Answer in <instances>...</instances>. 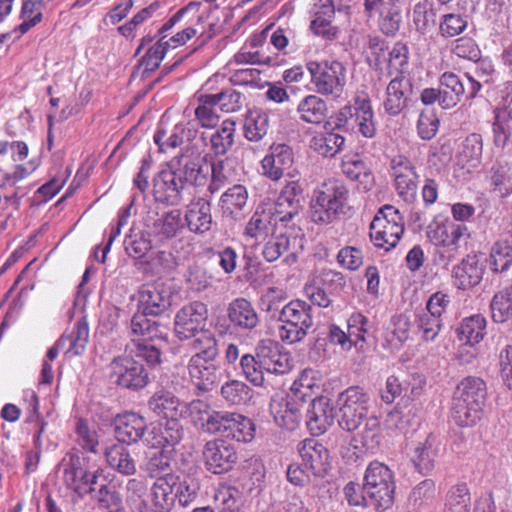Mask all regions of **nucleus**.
<instances>
[{"mask_svg": "<svg viewBox=\"0 0 512 512\" xmlns=\"http://www.w3.org/2000/svg\"><path fill=\"white\" fill-rule=\"evenodd\" d=\"M306 67L317 94L333 100L342 96L347 74L346 67L342 62L338 60L310 61Z\"/></svg>", "mask_w": 512, "mask_h": 512, "instance_id": "obj_3", "label": "nucleus"}, {"mask_svg": "<svg viewBox=\"0 0 512 512\" xmlns=\"http://www.w3.org/2000/svg\"><path fill=\"white\" fill-rule=\"evenodd\" d=\"M334 409L327 397L312 400L306 415V426L314 436L324 434L334 423Z\"/></svg>", "mask_w": 512, "mask_h": 512, "instance_id": "obj_22", "label": "nucleus"}, {"mask_svg": "<svg viewBox=\"0 0 512 512\" xmlns=\"http://www.w3.org/2000/svg\"><path fill=\"white\" fill-rule=\"evenodd\" d=\"M139 304L146 315H159L170 305V299L161 286L148 284L139 291Z\"/></svg>", "mask_w": 512, "mask_h": 512, "instance_id": "obj_31", "label": "nucleus"}, {"mask_svg": "<svg viewBox=\"0 0 512 512\" xmlns=\"http://www.w3.org/2000/svg\"><path fill=\"white\" fill-rule=\"evenodd\" d=\"M311 312V305L300 299L284 305L279 314V338L289 344L302 341L313 326Z\"/></svg>", "mask_w": 512, "mask_h": 512, "instance_id": "obj_4", "label": "nucleus"}, {"mask_svg": "<svg viewBox=\"0 0 512 512\" xmlns=\"http://www.w3.org/2000/svg\"><path fill=\"white\" fill-rule=\"evenodd\" d=\"M185 219L189 230L196 234H203L211 229V204L203 198H197L187 205Z\"/></svg>", "mask_w": 512, "mask_h": 512, "instance_id": "obj_27", "label": "nucleus"}, {"mask_svg": "<svg viewBox=\"0 0 512 512\" xmlns=\"http://www.w3.org/2000/svg\"><path fill=\"white\" fill-rule=\"evenodd\" d=\"M411 322L404 314L393 316L383 334V346L390 350H399L410 337Z\"/></svg>", "mask_w": 512, "mask_h": 512, "instance_id": "obj_29", "label": "nucleus"}, {"mask_svg": "<svg viewBox=\"0 0 512 512\" xmlns=\"http://www.w3.org/2000/svg\"><path fill=\"white\" fill-rule=\"evenodd\" d=\"M272 216L267 211H256L245 227L244 235L254 239H265L273 230Z\"/></svg>", "mask_w": 512, "mask_h": 512, "instance_id": "obj_56", "label": "nucleus"}, {"mask_svg": "<svg viewBox=\"0 0 512 512\" xmlns=\"http://www.w3.org/2000/svg\"><path fill=\"white\" fill-rule=\"evenodd\" d=\"M187 412L195 426L208 434L212 432L209 428L212 425L210 421L216 418L215 414H220V410L212 409L209 403L200 399L193 400L189 404L185 403L184 413Z\"/></svg>", "mask_w": 512, "mask_h": 512, "instance_id": "obj_40", "label": "nucleus"}, {"mask_svg": "<svg viewBox=\"0 0 512 512\" xmlns=\"http://www.w3.org/2000/svg\"><path fill=\"white\" fill-rule=\"evenodd\" d=\"M60 338H66V354L81 355L89 341V327L85 318L79 319L71 332L63 334Z\"/></svg>", "mask_w": 512, "mask_h": 512, "instance_id": "obj_43", "label": "nucleus"}, {"mask_svg": "<svg viewBox=\"0 0 512 512\" xmlns=\"http://www.w3.org/2000/svg\"><path fill=\"white\" fill-rule=\"evenodd\" d=\"M317 374L318 372L313 369L303 370L298 379L293 382L290 394L301 402H305L312 396L314 388H319Z\"/></svg>", "mask_w": 512, "mask_h": 512, "instance_id": "obj_59", "label": "nucleus"}, {"mask_svg": "<svg viewBox=\"0 0 512 512\" xmlns=\"http://www.w3.org/2000/svg\"><path fill=\"white\" fill-rule=\"evenodd\" d=\"M115 435L119 443L134 444L143 438L146 420L135 412H125L115 419Z\"/></svg>", "mask_w": 512, "mask_h": 512, "instance_id": "obj_25", "label": "nucleus"}, {"mask_svg": "<svg viewBox=\"0 0 512 512\" xmlns=\"http://www.w3.org/2000/svg\"><path fill=\"white\" fill-rule=\"evenodd\" d=\"M229 324L237 331L252 332L260 324L254 305L244 297L233 299L226 309Z\"/></svg>", "mask_w": 512, "mask_h": 512, "instance_id": "obj_19", "label": "nucleus"}, {"mask_svg": "<svg viewBox=\"0 0 512 512\" xmlns=\"http://www.w3.org/2000/svg\"><path fill=\"white\" fill-rule=\"evenodd\" d=\"M482 408L465 402L461 399L452 398L451 417L460 427L475 425L481 418Z\"/></svg>", "mask_w": 512, "mask_h": 512, "instance_id": "obj_42", "label": "nucleus"}, {"mask_svg": "<svg viewBox=\"0 0 512 512\" xmlns=\"http://www.w3.org/2000/svg\"><path fill=\"white\" fill-rule=\"evenodd\" d=\"M492 133L495 147L506 148L512 142V115L494 110Z\"/></svg>", "mask_w": 512, "mask_h": 512, "instance_id": "obj_48", "label": "nucleus"}, {"mask_svg": "<svg viewBox=\"0 0 512 512\" xmlns=\"http://www.w3.org/2000/svg\"><path fill=\"white\" fill-rule=\"evenodd\" d=\"M214 360H202L192 356L188 363L189 375L199 390L210 391L217 379V367Z\"/></svg>", "mask_w": 512, "mask_h": 512, "instance_id": "obj_30", "label": "nucleus"}, {"mask_svg": "<svg viewBox=\"0 0 512 512\" xmlns=\"http://www.w3.org/2000/svg\"><path fill=\"white\" fill-rule=\"evenodd\" d=\"M300 399L289 394L288 396H275L270 401V413L274 421L280 427L287 430H294L298 427L301 419Z\"/></svg>", "mask_w": 512, "mask_h": 512, "instance_id": "obj_21", "label": "nucleus"}, {"mask_svg": "<svg viewBox=\"0 0 512 512\" xmlns=\"http://www.w3.org/2000/svg\"><path fill=\"white\" fill-rule=\"evenodd\" d=\"M344 145V136L333 131L317 133L310 140V148L319 155L328 158H332L342 151Z\"/></svg>", "mask_w": 512, "mask_h": 512, "instance_id": "obj_36", "label": "nucleus"}, {"mask_svg": "<svg viewBox=\"0 0 512 512\" xmlns=\"http://www.w3.org/2000/svg\"><path fill=\"white\" fill-rule=\"evenodd\" d=\"M236 178L234 161L225 158L214 161L211 164V179L207 190L211 195L219 192L223 187L233 182Z\"/></svg>", "mask_w": 512, "mask_h": 512, "instance_id": "obj_35", "label": "nucleus"}, {"mask_svg": "<svg viewBox=\"0 0 512 512\" xmlns=\"http://www.w3.org/2000/svg\"><path fill=\"white\" fill-rule=\"evenodd\" d=\"M262 368L271 374H286L292 369L291 356L281 350L280 345L271 339H262L255 347Z\"/></svg>", "mask_w": 512, "mask_h": 512, "instance_id": "obj_16", "label": "nucleus"}, {"mask_svg": "<svg viewBox=\"0 0 512 512\" xmlns=\"http://www.w3.org/2000/svg\"><path fill=\"white\" fill-rule=\"evenodd\" d=\"M221 395L231 405H242L251 399L252 390L243 381L231 380L222 385Z\"/></svg>", "mask_w": 512, "mask_h": 512, "instance_id": "obj_62", "label": "nucleus"}, {"mask_svg": "<svg viewBox=\"0 0 512 512\" xmlns=\"http://www.w3.org/2000/svg\"><path fill=\"white\" fill-rule=\"evenodd\" d=\"M300 119L311 124L321 123L327 114L326 102L318 95L305 96L297 106Z\"/></svg>", "mask_w": 512, "mask_h": 512, "instance_id": "obj_38", "label": "nucleus"}, {"mask_svg": "<svg viewBox=\"0 0 512 512\" xmlns=\"http://www.w3.org/2000/svg\"><path fill=\"white\" fill-rule=\"evenodd\" d=\"M183 436L184 429L179 422V418L166 419L164 423L160 424L159 436L151 445L153 447L161 446L167 449H174V446L180 443Z\"/></svg>", "mask_w": 512, "mask_h": 512, "instance_id": "obj_49", "label": "nucleus"}, {"mask_svg": "<svg viewBox=\"0 0 512 512\" xmlns=\"http://www.w3.org/2000/svg\"><path fill=\"white\" fill-rule=\"evenodd\" d=\"M235 131L234 121L228 119L223 121L220 128L209 136L210 150L215 155L226 154L234 144Z\"/></svg>", "mask_w": 512, "mask_h": 512, "instance_id": "obj_45", "label": "nucleus"}, {"mask_svg": "<svg viewBox=\"0 0 512 512\" xmlns=\"http://www.w3.org/2000/svg\"><path fill=\"white\" fill-rule=\"evenodd\" d=\"M294 162L292 149L286 144H276L270 147L261 164L263 174L271 180H279L284 172L291 168Z\"/></svg>", "mask_w": 512, "mask_h": 512, "instance_id": "obj_23", "label": "nucleus"}, {"mask_svg": "<svg viewBox=\"0 0 512 512\" xmlns=\"http://www.w3.org/2000/svg\"><path fill=\"white\" fill-rule=\"evenodd\" d=\"M144 312L135 314L130 323V331L132 339H140V341H155L159 337V325L147 318Z\"/></svg>", "mask_w": 512, "mask_h": 512, "instance_id": "obj_53", "label": "nucleus"}, {"mask_svg": "<svg viewBox=\"0 0 512 512\" xmlns=\"http://www.w3.org/2000/svg\"><path fill=\"white\" fill-rule=\"evenodd\" d=\"M106 461L110 467L119 473L131 476L136 472V463L129 450L122 443H114L108 446L104 452Z\"/></svg>", "mask_w": 512, "mask_h": 512, "instance_id": "obj_34", "label": "nucleus"}, {"mask_svg": "<svg viewBox=\"0 0 512 512\" xmlns=\"http://www.w3.org/2000/svg\"><path fill=\"white\" fill-rule=\"evenodd\" d=\"M465 79H461L459 75L453 72H444L439 83L443 91L442 103L443 109H451L455 107L461 98L466 94L468 99H473L481 90L482 85L470 73L464 74Z\"/></svg>", "mask_w": 512, "mask_h": 512, "instance_id": "obj_11", "label": "nucleus"}, {"mask_svg": "<svg viewBox=\"0 0 512 512\" xmlns=\"http://www.w3.org/2000/svg\"><path fill=\"white\" fill-rule=\"evenodd\" d=\"M203 459L208 471L222 474L233 468L237 462L235 448L223 439L208 441L203 449Z\"/></svg>", "mask_w": 512, "mask_h": 512, "instance_id": "obj_14", "label": "nucleus"}, {"mask_svg": "<svg viewBox=\"0 0 512 512\" xmlns=\"http://www.w3.org/2000/svg\"><path fill=\"white\" fill-rule=\"evenodd\" d=\"M211 426L212 435H220L232 440L249 443L255 438L256 427L254 422L240 413L221 410L215 414Z\"/></svg>", "mask_w": 512, "mask_h": 512, "instance_id": "obj_9", "label": "nucleus"}, {"mask_svg": "<svg viewBox=\"0 0 512 512\" xmlns=\"http://www.w3.org/2000/svg\"><path fill=\"white\" fill-rule=\"evenodd\" d=\"M197 134L195 125L191 122H180L173 126L161 121L154 134V142L161 152L175 149L184 142L192 141Z\"/></svg>", "mask_w": 512, "mask_h": 512, "instance_id": "obj_17", "label": "nucleus"}, {"mask_svg": "<svg viewBox=\"0 0 512 512\" xmlns=\"http://www.w3.org/2000/svg\"><path fill=\"white\" fill-rule=\"evenodd\" d=\"M483 153V138L481 134L471 133L462 142L460 149L457 153V163L462 168L470 171L477 168L482 159Z\"/></svg>", "mask_w": 512, "mask_h": 512, "instance_id": "obj_32", "label": "nucleus"}, {"mask_svg": "<svg viewBox=\"0 0 512 512\" xmlns=\"http://www.w3.org/2000/svg\"><path fill=\"white\" fill-rule=\"evenodd\" d=\"M342 172L353 181L363 184L364 189L369 190L373 186V176L366 164L356 158H347L342 162Z\"/></svg>", "mask_w": 512, "mask_h": 512, "instance_id": "obj_55", "label": "nucleus"}, {"mask_svg": "<svg viewBox=\"0 0 512 512\" xmlns=\"http://www.w3.org/2000/svg\"><path fill=\"white\" fill-rule=\"evenodd\" d=\"M436 456V439L429 435L415 448L411 461L420 474L426 475L434 469Z\"/></svg>", "mask_w": 512, "mask_h": 512, "instance_id": "obj_37", "label": "nucleus"}, {"mask_svg": "<svg viewBox=\"0 0 512 512\" xmlns=\"http://www.w3.org/2000/svg\"><path fill=\"white\" fill-rule=\"evenodd\" d=\"M363 490L368 504L375 510H386L393 503L395 482L389 467L381 462H371L364 475Z\"/></svg>", "mask_w": 512, "mask_h": 512, "instance_id": "obj_2", "label": "nucleus"}, {"mask_svg": "<svg viewBox=\"0 0 512 512\" xmlns=\"http://www.w3.org/2000/svg\"><path fill=\"white\" fill-rule=\"evenodd\" d=\"M124 247L130 257L140 259L152 248L150 235L141 230H132L124 240Z\"/></svg>", "mask_w": 512, "mask_h": 512, "instance_id": "obj_61", "label": "nucleus"}, {"mask_svg": "<svg viewBox=\"0 0 512 512\" xmlns=\"http://www.w3.org/2000/svg\"><path fill=\"white\" fill-rule=\"evenodd\" d=\"M148 407L164 419L181 418L184 414L185 403H182L172 392L161 389L150 397Z\"/></svg>", "mask_w": 512, "mask_h": 512, "instance_id": "obj_28", "label": "nucleus"}, {"mask_svg": "<svg viewBox=\"0 0 512 512\" xmlns=\"http://www.w3.org/2000/svg\"><path fill=\"white\" fill-rule=\"evenodd\" d=\"M486 383L483 379L468 376L457 385L453 397L483 407L486 399Z\"/></svg>", "mask_w": 512, "mask_h": 512, "instance_id": "obj_33", "label": "nucleus"}, {"mask_svg": "<svg viewBox=\"0 0 512 512\" xmlns=\"http://www.w3.org/2000/svg\"><path fill=\"white\" fill-rule=\"evenodd\" d=\"M412 22L419 35H425L436 25V9L431 0L416 3L412 11Z\"/></svg>", "mask_w": 512, "mask_h": 512, "instance_id": "obj_41", "label": "nucleus"}, {"mask_svg": "<svg viewBox=\"0 0 512 512\" xmlns=\"http://www.w3.org/2000/svg\"><path fill=\"white\" fill-rule=\"evenodd\" d=\"M491 268L494 272H504L512 264V242L499 240L491 248Z\"/></svg>", "mask_w": 512, "mask_h": 512, "instance_id": "obj_63", "label": "nucleus"}, {"mask_svg": "<svg viewBox=\"0 0 512 512\" xmlns=\"http://www.w3.org/2000/svg\"><path fill=\"white\" fill-rule=\"evenodd\" d=\"M490 307L495 322L504 323L512 318V284L493 296Z\"/></svg>", "mask_w": 512, "mask_h": 512, "instance_id": "obj_54", "label": "nucleus"}, {"mask_svg": "<svg viewBox=\"0 0 512 512\" xmlns=\"http://www.w3.org/2000/svg\"><path fill=\"white\" fill-rule=\"evenodd\" d=\"M484 268L476 255H467L453 269L454 285L458 289L467 290L477 286L483 277Z\"/></svg>", "mask_w": 512, "mask_h": 512, "instance_id": "obj_26", "label": "nucleus"}, {"mask_svg": "<svg viewBox=\"0 0 512 512\" xmlns=\"http://www.w3.org/2000/svg\"><path fill=\"white\" fill-rule=\"evenodd\" d=\"M302 464L316 477H324L331 468L328 449L314 438H307L298 445Z\"/></svg>", "mask_w": 512, "mask_h": 512, "instance_id": "obj_15", "label": "nucleus"}, {"mask_svg": "<svg viewBox=\"0 0 512 512\" xmlns=\"http://www.w3.org/2000/svg\"><path fill=\"white\" fill-rule=\"evenodd\" d=\"M417 333L424 341H434L442 328V318L419 311L415 317Z\"/></svg>", "mask_w": 512, "mask_h": 512, "instance_id": "obj_64", "label": "nucleus"}, {"mask_svg": "<svg viewBox=\"0 0 512 512\" xmlns=\"http://www.w3.org/2000/svg\"><path fill=\"white\" fill-rule=\"evenodd\" d=\"M413 93V86L409 78L403 74L396 75L386 87L383 107L390 116L399 115L408 105Z\"/></svg>", "mask_w": 512, "mask_h": 512, "instance_id": "obj_18", "label": "nucleus"}, {"mask_svg": "<svg viewBox=\"0 0 512 512\" xmlns=\"http://www.w3.org/2000/svg\"><path fill=\"white\" fill-rule=\"evenodd\" d=\"M182 174L185 182L194 186H203L209 174L208 166L200 155L183 156L181 159Z\"/></svg>", "mask_w": 512, "mask_h": 512, "instance_id": "obj_39", "label": "nucleus"}, {"mask_svg": "<svg viewBox=\"0 0 512 512\" xmlns=\"http://www.w3.org/2000/svg\"><path fill=\"white\" fill-rule=\"evenodd\" d=\"M43 6L44 0H25L23 2L20 14L22 23L12 32L18 33L16 38H19L42 21Z\"/></svg>", "mask_w": 512, "mask_h": 512, "instance_id": "obj_50", "label": "nucleus"}, {"mask_svg": "<svg viewBox=\"0 0 512 512\" xmlns=\"http://www.w3.org/2000/svg\"><path fill=\"white\" fill-rule=\"evenodd\" d=\"M110 377L118 386L129 390H140L149 383L146 368L130 355L115 357L110 365Z\"/></svg>", "mask_w": 512, "mask_h": 512, "instance_id": "obj_10", "label": "nucleus"}, {"mask_svg": "<svg viewBox=\"0 0 512 512\" xmlns=\"http://www.w3.org/2000/svg\"><path fill=\"white\" fill-rule=\"evenodd\" d=\"M178 476L166 473L158 477L151 487V503L155 512H170L175 503Z\"/></svg>", "mask_w": 512, "mask_h": 512, "instance_id": "obj_24", "label": "nucleus"}, {"mask_svg": "<svg viewBox=\"0 0 512 512\" xmlns=\"http://www.w3.org/2000/svg\"><path fill=\"white\" fill-rule=\"evenodd\" d=\"M349 191L339 180H328L313 193L310 201V218L316 224L327 225L343 213Z\"/></svg>", "mask_w": 512, "mask_h": 512, "instance_id": "obj_1", "label": "nucleus"}, {"mask_svg": "<svg viewBox=\"0 0 512 512\" xmlns=\"http://www.w3.org/2000/svg\"><path fill=\"white\" fill-rule=\"evenodd\" d=\"M60 467L65 487L78 499L95 491V485L103 472L101 469H97L91 473L87 459L78 453H71L64 457Z\"/></svg>", "mask_w": 512, "mask_h": 512, "instance_id": "obj_5", "label": "nucleus"}, {"mask_svg": "<svg viewBox=\"0 0 512 512\" xmlns=\"http://www.w3.org/2000/svg\"><path fill=\"white\" fill-rule=\"evenodd\" d=\"M269 118L265 112L250 111L244 121V136L252 142H259L267 134Z\"/></svg>", "mask_w": 512, "mask_h": 512, "instance_id": "obj_51", "label": "nucleus"}, {"mask_svg": "<svg viewBox=\"0 0 512 512\" xmlns=\"http://www.w3.org/2000/svg\"><path fill=\"white\" fill-rule=\"evenodd\" d=\"M429 241L440 247V257L444 265H448L458 253L459 248L469 237L467 227L450 221L435 223L428 227Z\"/></svg>", "mask_w": 512, "mask_h": 512, "instance_id": "obj_7", "label": "nucleus"}, {"mask_svg": "<svg viewBox=\"0 0 512 512\" xmlns=\"http://www.w3.org/2000/svg\"><path fill=\"white\" fill-rule=\"evenodd\" d=\"M182 228L181 211L178 209L165 213L154 223V232L162 239H169L176 236Z\"/></svg>", "mask_w": 512, "mask_h": 512, "instance_id": "obj_57", "label": "nucleus"}, {"mask_svg": "<svg viewBox=\"0 0 512 512\" xmlns=\"http://www.w3.org/2000/svg\"><path fill=\"white\" fill-rule=\"evenodd\" d=\"M391 170L398 196L406 203H413L418 189V175L414 165L408 158L396 156L391 161Z\"/></svg>", "mask_w": 512, "mask_h": 512, "instance_id": "obj_13", "label": "nucleus"}, {"mask_svg": "<svg viewBox=\"0 0 512 512\" xmlns=\"http://www.w3.org/2000/svg\"><path fill=\"white\" fill-rule=\"evenodd\" d=\"M460 339L473 346L479 343L486 334V319L480 314L463 319L458 328Z\"/></svg>", "mask_w": 512, "mask_h": 512, "instance_id": "obj_44", "label": "nucleus"}, {"mask_svg": "<svg viewBox=\"0 0 512 512\" xmlns=\"http://www.w3.org/2000/svg\"><path fill=\"white\" fill-rule=\"evenodd\" d=\"M208 318L206 304L200 301L183 306L175 315L174 331L180 340L191 339L204 330Z\"/></svg>", "mask_w": 512, "mask_h": 512, "instance_id": "obj_12", "label": "nucleus"}, {"mask_svg": "<svg viewBox=\"0 0 512 512\" xmlns=\"http://www.w3.org/2000/svg\"><path fill=\"white\" fill-rule=\"evenodd\" d=\"M184 188L183 179L173 171H161L153 179V195L157 202L178 205Z\"/></svg>", "mask_w": 512, "mask_h": 512, "instance_id": "obj_20", "label": "nucleus"}, {"mask_svg": "<svg viewBox=\"0 0 512 512\" xmlns=\"http://www.w3.org/2000/svg\"><path fill=\"white\" fill-rule=\"evenodd\" d=\"M340 418L338 423L343 430L355 431L367 417L370 397L359 386H351L338 396Z\"/></svg>", "mask_w": 512, "mask_h": 512, "instance_id": "obj_8", "label": "nucleus"}, {"mask_svg": "<svg viewBox=\"0 0 512 512\" xmlns=\"http://www.w3.org/2000/svg\"><path fill=\"white\" fill-rule=\"evenodd\" d=\"M125 352L132 358L133 356L141 358L150 366H155L161 362V350L155 341L131 339L125 347Z\"/></svg>", "mask_w": 512, "mask_h": 512, "instance_id": "obj_46", "label": "nucleus"}, {"mask_svg": "<svg viewBox=\"0 0 512 512\" xmlns=\"http://www.w3.org/2000/svg\"><path fill=\"white\" fill-rule=\"evenodd\" d=\"M404 233V219L398 209L385 205L379 209L370 224V238L376 247L389 251Z\"/></svg>", "mask_w": 512, "mask_h": 512, "instance_id": "obj_6", "label": "nucleus"}, {"mask_svg": "<svg viewBox=\"0 0 512 512\" xmlns=\"http://www.w3.org/2000/svg\"><path fill=\"white\" fill-rule=\"evenodd\" d=\"M248 200L247 189L240 184L227 189L220 198V207L224 213L231 216L238 215L246 206Z\"/></svg>", "mask_w": 512, "mask_h": 512, "instance_id": "obj_47", "label": "nucleus"}, {"mask_svg": "<svg viewBox=\"0 0 512 512\" xmlns=\"http://www.w3.org/2000/svg\"><path fill=\"white\" fill-rule=\"evenodd\" d=\"M191 346L196 352L193 356H198L202 360H215L219 354L218 344L215 335L210 330H202L196 336H193Z\"/></svg>", "mask_w": 512, "mask_h": 512, "instance_id": "obj_52", "label": "nucleus"}, {"mask_svg": "<svg viewBox=\"0 0 512 512\" xmlns=\"http://www.w3.org/2000/svg\"><path fill=\"white\" fill-rule=\"evenodd\" d=\"M240 491L228 485H221L214 494V502L218 512H240Z\"/></svg>", "mask_w": 512, "mask_h": 512, "instance_id": "obj_60", "label": "nucleus"}, {"mask_svg": "<svg viewBox=\"0 0 512 512\" xmlns=\"http://www.w3.org/2000/svg\"><path fill=\"white\" fill-rule=\"evenodd\" d=\"M198 106L195 109V117L204 128H213L217 125L220 116L216 110V103L210 94H202L198 97Z\"/></svg>", "mask_w": 512, "mask_h": 512, "instance_id": "obj_58", "label": "nucleus"}]
</instances>
